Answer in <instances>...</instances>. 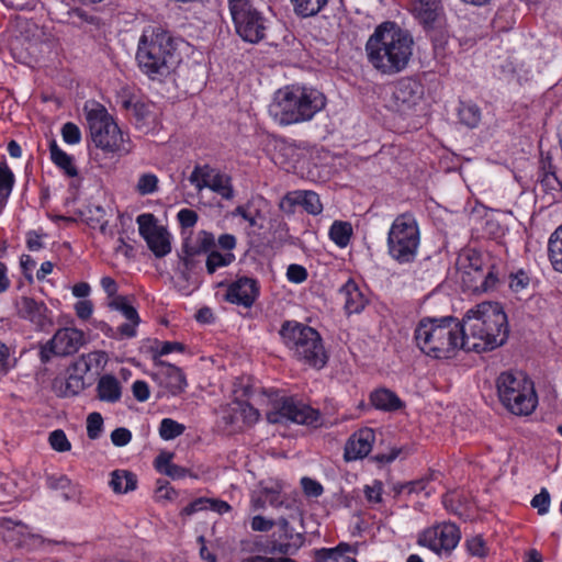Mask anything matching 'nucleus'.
Masks as SVG:
<instances>
[{"label":"nucleus","mask_w":562,"mask_h":562,"mask_svg":"<svg viewBox=\"0 0 562 562\" xmlns=\"http://www.w3.org/2000/svg\"><path fill=\"white\" fill-rule=\"evenodd\" d=\"M464 351L486 352L503 346L509 334L507 315L498 303L483 302L471 308L462 322Z\"/></svg>","instance_id":"nucleus-1"},{"label":"nucleus","mask_w":562,"mask_h":562,"mask_svg":"<svg viewBox=\"0 0 562 562\" xmlns=\"http://www.w3.org/2000/svg\"><path fill=\"white\" fill-rule=\"evenodd\" d=\"M425 94L424 85L412 77H404L392 86L390 106L402 115L416 111Z\"/></svg>","instance_id":"nucleus-12"},{"label":"nucleus","mask_w":562,"mask_h":562,"mask_svg":"<svg viewBox=\"0 0 562 562\" xmlns=\"http://www.w3.org/2000/svg\"><path fill=\"white\" fill-rule=\"evenodd\" d=\"M326 105L323 92L315 88L290 85L279 89L269 113L282 126L311 121Z\"/></svg>","instance_id":"nucleus-4"},{"label":"nucleus","mask_w":562,"mask_h":562,"mask_svg":"<svg viewBox=\"0 0 562 562\" xmlns=\"http://www.w3.org/2000/svg\"><path fill=\"white\" fill-rule=\"evenodd\" d=\"M215 246L214 235L206 231L199 232L194 241L187 239L182 244V255L180 256L184 269L188 271L193 270L196 265L195 258L206 254L212 248H215Z\"/></svg>","instance_id":"nucleus-19"},{"label":"nucleus","mask_w":562,"mask_h":562,"mask_svg":"<svg viewBox=\"0 0 562 562\" xmlns=\"http://www.w3.org/2000/svg\"><path fill=\"white\" fill-rule=\"evenodd\" d=\"M462 333L461 322L453 316L424 317L414 330V340L426 356L449 359L462 349Z\"/></svg>","instance_id":"nucleus-5"},{"label":"nucleus","mask_w":562,"mask_h":562,"mask_svg":"<svg viewBox=\"0 0 562 562\" xmlns=\"http://www.w3.org/2000/svg\"><path fill=\"white\" fill-rule=\"evenodd\" d=\"M48 441L52 448L58 452H66L69 451L71 448V445L67 439L66 434L61 429H56L52 431Z\"/></svg>","instance_id":"nucleus-45"},{"label":"nucleus","mask_w":562,"mask_h":562,"mask_svg":"<svg viewBox=\"0 0 562 562\" xmlns=\"http://www.w3.org/2000/svg\"><path fill=\"white\" fill-rule=\"evenodd\" d=\"M14 305L18 317L30 322L36 329L45 330L53 325L52 311L43 301L21 296Z\"/></svg>","instance_id":"nucleus-18"},{"label":"nucleus","mask_w":562,"mask_h":562,"mask_svg":"<svg viewBox=\"0 0 562 562\" xmlns=\"http://www.w3.org/2000/svg\"><path fill=\"white\" fill-rule=\"evenodd\" d=\"M411 11L425 27H431L440 12L439 0H411Z\"/></svg>","instance_id":"nucleus-23"},{"label":"nucleus","mask_w":562,"mask_h":562,"mask_svg":"<svg viewBox=\"0 0 562 562\" xmlns=\"http://www.w3.org/2000/svg\"><path fill=\"white\" fill-rule=\"evenodd\" d=\"M420 243L417 221L412 213L395 217L387 233V254L396 262L404 265L415 260Z\"/></svg>","instance_id":"nucleus-9"},{"label":"nucleus","mask_w":562,"mask_h":562,"mask_svg":"<svg viewBox=\"0 0 562 562\" xmlns=\"http://www.w3.org/2000/svg\"><path fill=\"white\" fill-rule=\"evenodd\" d=\"M276 524L277 530L272 532L270 547L265 550V553H279L283 555L295 554L304 544V535L295 532L289 521L283 517L279 518Z\"/></svg>","instance_id":"nucleus-16"},{"label":"nucleus","mask_w":562,"mask_h":562,"mask_svg":"<svg viewBox=\"0 0 562 562\" xmlns=\"http://www.w3.org/2000/svg\"><path fill=\"white\" fill-rule=\"evenodd\" d=\"M111 310L119 311L128 321L117 327V333L123 338H133L136 336V327L140 323L139 315L134 306H132L126 296L115 297L114 301H109Z\"/></svg>","instance_id":"nucleus-21"},{"label":"nucleus","mask_w":562,"mask_h":562,"mask_svg":"<svg viewBox=\"0 0 562 562\" xmlns=\"http://www.w3.org/2000/svg\"><path fill=\"white\" fill-rule=\"evenodd\" d=\"M50 159L52 161L61 169L68 177H76L78 170L74 165V158L65 153L55 140L49 144Z\"/></svg>","instance_id":"nucleus-30"},{"label":"nucleus","mask_w":562,"mask_h":562,"mask_svg":"<svg viewBox=\"0 0 562 562\" xmlns=\"http://www.w3.org/2000/svg\"><path fill=\"white\" fill-rule=\"evenodd\" d=\"M206 254L205 268L209 274H213L220 268L228 267L235 260L233 252H220L214 248Z\"/></svg>","instance_id":"nucleus-35"},{"label":"nucleus","mask_w":562,"mask_h":562,"mask_svg":"<svg viewBox=\"0 0 562 562\" xmlns=\"http://www.w3.org/2000/svg\"><path fill=\"white\" fill-rule=\"evenodd\" d=\"M363 492L369 503L379 504L382 502L383 483L375 480L372 485H366Z\"/></svg>","instance_id":"nucleus-49"},{"label":"nucleus","mask_w":562,"mask_h":562,"mask_svg":"<svg viewBox=\"0 0 562 562\" xmlns=\"http://www.w3.org/2000/svg\"><path fill=\"white\" fill-rule=\"evenodd\" d=\"M277 520H272V519H267L265 518L263 516H255L251 520V529L254 531H261V532H265V531H269L271 530L274 526H277Z\"/></svg>","instance_id":"nucleus-63"},{"label":"nucleus","mask_w":562,"mask_h":562,"mask_svg":"<svg viewBox=\"0 0 562 562\" xmlns=\"http://www.w3.org/2000/svg\"><path fill=\"white\" fill-rule=\"evenodd\" d=\"M233 404V414L229 416L231 424H234L238 418H240L243 423L248 426L254 425L256 422H258L260 416L259 411L251 406L248 402L237 397Z\"/></svg>","instance_id":"nucleus-29"},{"label":"nucleus","mask_w":562,"mask_h":562,"mask_svg":"<svg viewBox=\"0 0 562 562\" xmlns=\"http://www.w3.org/2000/svg\"><path fill=\"white\" fill-rule=\"evenodd\" d=\"M178 222L182 228H192L198 222V213L191 209H182L177 214Z\"/></svg>","instance_id":"nucleus-53"},{"label":"nucleus","mask_w":562,"mask_h":562,"mask_svg":"<svg viewBox=\"0 0 562 562\" xmlns=\"http://www.w3.org/2000/svg\"><path fill=\"white\" fill-rule=\"evenodd\" d=\"M547 252L552 269L555 272L562 273V224L550 235Z\"/></svg>","instance_id":"nucleus-27"},{"label":"nucleus","mask_w":562,"mask_h":562,"mask_svg":"<svg viewBox=\"0 0 562 562\" xmlns=\"http://www.w3.org/2000/svg\"><path fill=\"white\" fill-rule=\"evenodd\" d=\"M350 549L348 543H339L336 548H323L314 553V562H339L342 553Z\"/></svg>","instance_id":"nucleus-38"},{"label":"nucleus","mask_w":562,"mask_h":562,"mask_svg":"<svg viewBox=\"0 0 562 562\" xmlns=\"http://www.w3.org/2000/svg\"><path fill=\"white\" fill-rule=\"evenodd\" d=\"M83 389H85L83 378L81 375H77V374H69V376L66 380L65 395L66 396L77 395Z\"/></svg>","instance_id":"nucleus-50"},{"label":"nucleus","mask_w":562,"mask_h":562,"mask_svg":"<svg viewBox=\"0 0 562 562\" xmlns=\"http://www.w3.org/2000/svg\"><path fill=\"white\" fill-rule=\"evenodd\" d=\"M529 284L530 277L522 269L510 273L508 277V286L516 294L525 292L529 288Z\"/></svg>","instance_id":"nucleus-42"},{"label":"nucleus","mask_w":562,"mask_h":562,"mask_svg":"<svg viewBox=\"0 0 562 562\" xmlns=\"http://www.w3.org/2000/svg\"><path fill=\"white\" fill-rule=\"evenodd\" d=\"M103 428V418L100 413H91L87 418V435L90 439L95 440L100 437Z\"/></svg>","instance_id":"nucleus-44"},{"label":"nucleus","mask_w":562,"mask_h":562,"mask_svg":"<svg viewBox=\"0 0 562 562\" xmlns=\"http://www.w3.org/2000/svg\"><path fill=\"white\" fill-rule=\"evenodd\" d=\"M122 106L131 111L137 123H145L151 115L153 103L130 97L122 100Z\"/></svg>","instance_id":"nucleus-31"},{"label":"nucleus","mask_w":562,"mask_h":562,"mask_svg":"<svg viewBox=\"0 0 562 562\" xmlns=\"http://www.w3.org/2000/svg\"><path fill=\"white\" fill-rule=\"evenodd\" d=\"M159 364L164 367L162 375H164V384L168 389L171 395L181 394L187 386V379L183 371L165 361H159Z\"/></svg>","instance_id":"nucleus-24"},{"label":"nucleus","mask_w":562,"mask_h":562,"mask_svg":"<svg viewBox=\"0 0 562 562\" xmlns=\"http://www.w3.org/2000/svg\"><path fill=\"white\" fill-rule=\"evenodd\" d=\"M178 46L177 38L169 31L161 27L145 30L136 52L139 70L150 80L167 78L181 63Z\"/></svg>","instance_id":"nucleus-3"},{"label":"nucleus","mask_w":562,"mask_h":562,"mask_svg":"<svg viewBox=\"0 0 562 562\" xmlns=\"http://www.w3.org/2000/svg\"><path fill=\"white\" fill-rule=\"evenodd\" d=\"M531 506L537 508L539 515H544L549 510L550 506V494L546 488H542L541 492L533 496L531 499Z\"/></svg>","instance_id":"nucleus-52"},{"label":"nucleus","mask_w":562,"mask_h":562,"mask_svg":"<svg viewBox=\"0 0 562 562\" xmlns=\"http://www.w3.org/2000/svg\"><path fill=\"white\" fill-rule=\"evenodd\" d=\"M307 270L303 266L292 263L288 267L286 278L289 281L293 283H302L307 279Z\"/></svg>","instance_id":"nucleus-54"},{"label":"nucleus","mask_w":562,"mask_h":562,"mask_svg":"<svg viewBox=\"0 0 562 562\" xmlns=\"http://www.w3.org/2000/svg\"><path fill=\"white\" fill-rule=\"evenodd\" d=\"M158 178L154 173H143L137 182L136 190L140 195H148L158 190Z\"/></svg>","instance_id":"nucleus-43"},{"label":"nucleus","mask_w":562,"mask_h":562,"mask_svg":"<svg viewBox=\"0 0 562 562\" xmlns=\"http://www.w3.org/2000/svg\"><path fill=\"white\" fill-rule=\"evenodd\" d=\"M218 286H226L224 301L245 308H250L260 295L258 280L246 276L238 277L229 283L221 282Z\"/></svg>","instance_id":"nucleus-17"},{"label":"nucleus","mask_w":562,"mask_h":562,"mask_svg":"<svg viewBox=\"0 0 562 562\" xmlns=\"http://www.w3.org/2000/svg\"><path fill=\"white\" fill-rule=\"evenodd\" d=\"M459 117L464 125L475 127L481 121V111L476 104L463 103L459 109Z\"/></svg>","instance_id":"nucleus-40"},{"label":"nucleus","mask_w":562,"mask_h":562,"mask_svg":"<svg viewBox=\"0 0 562 562\" xmlns=\"http://www.w3.org/2000/svg\"><path fill=\"white\" fill-rule=\"evenodd\" d=\"M461 532L453 522H442L423 530L417 537V543L440 553L451 552L459 543Z\"/></svg>","instance_id":"nucleus-14"},{"label":"nucleus","mask_w":562,"mask_h":562,"mask_svg":"<svg viewBox=\"0 0 562 562\" xmlns=\"http://www.w3.org/2000/svg\"><path fill=\"white\" fill-rule=\"evenodd\" d=\"M112 443L116 447L126 446L132 440V432L124 427L115 428L111 432Z\"/></svg>","instance_id":"nucleus-58"},{"label":"nucleus","mask_w":562,"mask_h":562,"mask_svg":"<svg viewBox=\"0 0 562 562\" xmlns=\"http://www.w3.org/2000/svg\"><path fill=\"white\" fill-rule=\"evenodd\" d=\"M218 170L210 165H196L189 177V181L200 192L210 186Z\"/></svg>","instance_id":"nucleus-32"},{"label":"nucleus","mask_w":562,"mask_h":562,"mask_svg":"<svg viewBox=\"0 0 562 562\" xmlns=\"http://www.w3.org/2000/svg\"><path fill=\"white\" fill-rule=\"evenodd\" d=\"M270 424L294 423L318 428L323 425L319 409L312 407L302 398L293 395L277 396L267 412Z\"/></svg>","instance_id":"nucleus-10"},{"label":"nucleus","mask_w":562,"mask_h":562,"mask_svg":"<svg viewBox=\"0 0 562 562\" xmlns=\"http://www.w3.org/2000/svg\"><path fill=\"white\" fill-rule=\"evenodd\" d=\"M469 553L473 557L484 558L487 554V548L482 536H474L465 542Z\"/></svg>","instance_id":"nucleus-47"},{"label":"nucleus","mask_w":562,"mask_h":562,"mask_svg":"<svg viewBox=\"0 0 562 562\" xmlns=\"http://www.w3.org/2000/svg\"><path fill=\"white\" fill-rule=\"evenodd\" d=\"M85 342L83 331L72 327L58 329L54 336L41 347L40 357L47 363L52 357L74 355Z\"/></svg>","instance_id":"nucleus-13"},{"label":"nucleus","mask_w":562,"mask_h":562,"mask_svg":"<svg viewBox=\"0 0 562 562\" xmlns=\"http://www.w3.org/2000/svg\"><path fill=\"white\" fill-rule=\"evenodd\" d=\"M186 430L184 425L171 419L164 418L160 422L159 426V435L165 440H172L179 436H181Z\"/></svg>","instance_id":"nucleus-41"},{"label":"nucleus","mask_w":562,"mask_h":562,"mask_svg":"<svg viewBox=\"0 0 562 562\" xmlns=\"http://www.w3.org/2000/svg\"><path fill=\"white\" fill-rule=\"evenodd\" d=\"M499 282L498 271L495 266H491L487 273L483 277L482 283L480 285L483 292L492 291L496 289V285Z\"/></svg>","instance_id":"nucleus-56"},{"label":"nucleus","mask_w":562,"mask_h":562,"mask_svg":"<svg viewBox=\"0 0 562 562\" xmlns=\"http://www.w3.org/2000/svg\"><path fill=\"white\" fill-rule=\"evenodd\" d=\"M297 205H301L300 190L288 192L279 203L280 210L286 214H294Z\"/></svg>","instance_id":"nucleus-46"},{"label":"nucleus","mask_w":562,"mask_h":562,"mask_svg":"<svg viewBox=\"0 0 562 562\" xmlns=\"http://www.w3.org/2000/svg\"><path fill=\"white\" fill-rule=\"evenodd\" d=\"M85 111L90 138L97 148L108 154L130 153L122 131L102 104L92 103L91 108L86 104Z\"/></svg>","instance_id":"nucleus-8"},{"label":"nucleus","mask_w":562,"mask_h":562,"mask_svg":"<svg viewBox=\"0 0 562 562\" xmlns=\"http://www.w3.org/2000/svg\"><path fill=\"white\" fill-rule=\"evenodd\" d=\"M47 487L52 490H65L70 486L71 481L64 474L48 475L46 479Z\"/></svg>","instance_id":"nucleus-62"},{"label":"nucleus","mask_w":562,"mask_h":562,"mask_svg":"<svg viewBox=\"0 0 562 562\" xmlns=\"http://www.w3.org/2000/svg\"><path fill=\"white\" fill-rule=\"evenodd\" d=\"M339 293L344 297V308L348 315L361 313L369 302L353 279H349L339 289Z\"/></svg>","instance_id":"nucleus-22"},{"label":"nucleus","mask_w":562,"mask_h":562,"mask_svg":"<svg viewBox=\"0 0 562 562\" xmlns=\"http://www.w3.org/2000/svg\"><path fill=\"white\" fill-rule=\"evenodd\" d=\"M550 171H546L542 176H539L541 183L551 190H557L561 187V182L555 175L554 167L552 162H549Z\"/></svg>","instance_id":"nucleus-59"},{"label":"nucleus","mask_w":562,"mask_h":562,"mask_svg":"<svg viewBox=\"0 0 562 562\" xmlns=\"http://www.w3.org/2000/svg\"><path fill=\"white\" fill-rule=\"evenodd\" d=\"M236 33L245 41L257 44L265 38L267 20L250 0H228Z\"/></svg>","instance_id":"nucleus-11"},{"label":"nucleus","mask_w":562,"mask_h":562,"mask_svg":"<svg viewBox=\"0 0 562 562\" xmlns=\"http://www.w3.org/2000/svg\"><path fill=\"white\" fill-rule=\"evenodd\" d=\"M279 335L300 362L316 369L326 366L328 356L322 336L315 328L296 321H284Z\"/></svg>","instance_id":"nucleus-6"},{"label":"nucleus","mask_w":562,"mask_h":562,"mask_svg":"<svg viewBox=\"0 0 562 562\" xmlns=\"http://www.w3.org/2000/svg\"><path fill=\"white\" fill-rule=\"evenodd\" d=\"M300 202L308 214L318 215L323 211L319 195L314 191L300 190Z\"/></svg>","instance_id":"nucleus-39"},{"label":"nucleus","mask_w":562,"mask_h":562,"mask_svg":"<svg viewBox=\"0 0 562 562\" xmlns=\"http://www.w3.org/2000/svg\"><path fill=\"white\" fill-rule=\"evenodd\" d=\"M328 0H290L294 13L300 18L316 15L327 4Z\"/></svg>","instance_id":"nucleus-34"},{"label":"nucleus","mask_w":562,"mask_h":562,"mask_svg":"<svg viewBox=\"0 0 562 562\" xmlns=\"http://www.w3.org/2000/svg\"><path fill=\"white\" fill-rule=\"evenodd\" d=\"M431 480H432V476L428 475V476L420 477L418 480L406 482L407 494L419 493V492L425 491L426 495H429L430 491H428L427 487Z\"/></svg>","instance_id":"nucleus-57"},{"label":"nucleus","mask_w":562,"mask_h":562,"mask_svg":"<svg viewBox=\"0 0 562 562\" xmlns=\"http://www.w3.org/2000/svg\"><path fill=\"white\" fill-rule=\"evenodd\" d=\"M136 223L139 235L157 258H162L171 251L170 234L166 227L158 224L154 214L143 213L137 216Z\"/></svg>","instance_id":"nucleus-15"},{"label":"nucleus","mask_w":562,"mask_h":562,"mask_svg":"<svg viewBox=\"0 0 562 562\" xmlns=\"http://www.w3.org/2000/svg\"><path fill=\"white\" fill-rule=\"evenodd\" d=\"M413 37L394 22L378 25L366 43V53L372 67L382 75L392 76L404 70L413 55Z\"/></svg>","instance_id":"nucleus-2"},{"label":"nucleus","mask_w":562,"mask_h":562,"mask_svg":"<svg viewBox=\"0 0 562 562\" xmlns=\"http://www.w3.org/2000/svg\"><path fill=\"white\" fill-rule=\"evenodd\" d=\"M375 441V434L372 428H361L350 436L345 446V460L353 461L367 457Z\"/></svg>","instance_id":"nucleus-20"},{"label":"nucleus","mask_w":562,"mask_h":562,"mask_svg":"<svg viewBox=\"0 0 562 562\" xmlns=\"http://www.w3.org/2000/svg\"><path fill=\"white\" fill-rule=\"evenodd\" d=\"M301 485L304 493L311 497H318L324 492L322 484L311 477H303L301 480Z\"/></svg>","instance_id":"nucleus-55"},{"label":"nucleus","mask_w":562,"mask_h":562,"mask_svg":"<svg viewBox=\"0 0 562 562\" xmlns=\"http://www.w3.org/2000/svg\"><path fill=\"white\" fill-rule=\"evenodd\" d=\"M76 314L80 319L87 321L93 312V304L90 300H82L75 305Z\"/></svg>","instance_id":"nucleus-64"},{"label":"nucleus","mask_w":562,"mask_h":562,"mask_svg":"<svg viewBox=\"0 0 562 562\" xmlns=\"http://www.w3.org/2000/svg\"><path fill=\"white\" fill-rule=\"evenodd\" d=\"M134 397L139 402H145L149 398V386L145 381L137 380L132 385Z\"/></svg>","instance_id":"nucleus-61"},{"label":"nucleus","mask_w":562,"mask_h":562,"mask_svg":"<svg viewBox=\"0 0 562 562\" xmlns=\"http://www.w3.org/2000/svg\"><path fill=\"white\" fill-rule=\"evenodd\" d=\"M109 485L115 494H126L136 490L137 477L127 470H114L111 472Z\"/></svg>","instance_id":"nucleus-26"},{"label":"nucleus","mask_w":562,"mask_h":562,"mask_svg":"<svg viewBox=\"0 0 562 562\" xmlns=\"http://www.w3.org/2000/svg\"><path fill=\"white\" fill-rule=\"evenodd\" d=\"M63 139L70 145H76L81 140L80 128L72 122H67L61 127Z\"/></svg>","instance_id":"nucleus-48"},{"label":"nucleus","mask_w":562,"mask_h":562,"mask_svg":"<svg viewBox=\"0 0 562 562\" xmlns=\"http://www.w3.org/2000/svg\"><path fill=\"white\" fill-rule=\"evenodd\" d=\"M371 404L384 412H394L404 406L402 400L389 389H378L370 395Z\"/></svg>","instance_id":"nucleus-25"},{"label":"nucleus","mask_w":562,"mask_h":562,"mask_svg":"<svg viewBox=\"0 0 562 562\" xmlns=\"http://www.w3.org/2000/svg\"><path fill=\"white\" fill-rule=\"evenodd\" d=\"M14 184V175L7 164H0V211L4 207Z\"/></svg>","instance_id":"nucleus-37"},{"label":"nucleus","mask_w":562,"mask_h":562,"mask_svg":"<svg viewBox=\"0 0 562 562\" xmlns=\"http://www.w3.org/2000/svg\"><path fill=\"white\" fill-rule=\"evenodd\" d=\"M207 502L209 498L206 497L196 498L181 509V515L191 516L200 510L207 509Z\"/></svg>","instance_id":"nucleus-60"},{"label":"nucleus","mask_w":562,"mask_h":562,"mask_svg":"<svg viewBox=\"0 0 562 562\" xmlns=\"http://www.w3.org/2000/svg\"><path fill=\"white\" fill-rule=\"evenodd\" d=\"M18 27L21 33H25V38L30 42L37 41L43 33L34 22L27 20L19 21Z\"/></svg>","instance_id":"nucleus-51"},{"label":"nucleus","mask_w":562,"mask_h":562,"mask_svg":"<svg viewBox=\"0 0 562 562\" xmlns=\"http://www.w3.org/2000/svg\"><path fill=\"white\" fill-rule=\"evenodd\" d=\"M352 226L349 222L335 221L329 228V238L340 248L349 245L352 236Z\"/></svg>","instance_id":"nucleus-33"},{"label":"nucleus","mask_w":562,"mask_h":562,"mask_svg":"<svg viewBox=\"0 0 562 562\" xmlns=\"http://www.w3.org/2000/svg\"><path fill=\"white\" fill-rule=\"evenodd\" d=\"M496 392L501 404L512 414L528 416L538 405L535 384L520 371H504L496 379Z\"/></svg>","instance_id":"nucleus-7"},{"label":"nucleus","mask_w":562,"mask_h":562,"mask_svg":"<svg viewBox=\"0 0 562 562\" xmlns=\"http://www.w3.org/2000/svg\"><path fill=\"white\" fill-rule=\"evenodd\" d=\"M207 189L217 193L225 200H232L234 198V188L232 184V178L226 173L218 170Z\"/></svg>","instance_id":"nucleus-36"},{"label":"nucleus","mask_w":562,"mask_h":562,"mask_svg":"<svg viewBox=\"0 0 562 562\" xmlns=\"http://www.w3.org/2000/svg\"><path fill=\"white\" fill-rule=\"evenodd\" d=\"M97 391L99 398L109 403L120 401L122 394L120 382L111 374H105L100 378Z\"/></svg>","instance_id":"nucleus-28"}]
</instances>
